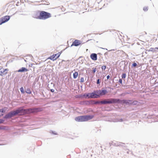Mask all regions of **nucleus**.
I'll return each instance as SVG.
<instances>
[{
    "mask_svg": "<svg viewBox=\"0 0 158 158\" xmlns=\"http://www.w3.org/2000/svg\"><path fill=\"white\" fill-rule=\"evenodd\" d=\"M2 129V128L1 127H0V129Z\"/></svg>",
    "mask_w": 158,
    "mask_h": 158,
    "instance_id": "a18cd8bd",
    "label": "nucleus"
},
{
    "mask_svg": "<svg viewBox=\"0 0 158 158\" xmlns=\"http://www.w3.org/2000/svg\"><path fill=\"white\" fill-rule=\"evenodd\" d=\"M28 70L25 67H22L21 69H19L18 70L19 72H27Z\"/></svg>",
    "mask_w": 158,
    "mask_h": 158,
    "instance_id": "ddd939ff",
    "label": "nucleus"
},
{
    "mask_svg": "<svg viewBox=\"0 0 158 158\" xmlns=\"http://www.w3.org/2000/svg\"><path fill=\"white\" fill-rule=\"evenodd\" d=\"M81 82H84V78L82 77L81 79Z\"/></svg>",
    "mask_w": 158,
    "mask_h": 158,
    "instance_id": "c9c22d12",
    "label": "nucleus"
},
{
    "mask_svg": "<svg viewBox=\"0 0 158 158\" xmlns=\"http://www.w3.org/2000/svg\"><path fill=\"white\" fill-rule=\"evenodd\" d=\"M78 73L77 72H75L73 74V77L74 79H76L77 77Z\"/></svg>",
    "mask_w": 158,
    "mask_h": 158,
    "instance_id": "a211bd4d",
    "label": "nucleus"
},
{
    "mask_svg": "<svg viewBox=\"0 0 158 158\" xmlns=\"http://www.w3.org/2000/svg\"><path fill=\"white\" fill-rule=\"evenodd\" d=\"M155 49H156L155 48H150L149 51L154 52L156 51Z\"/></svg>",
    "mask_w": 158,
    "mask_h": 158,
    "instance_id": "b1692460",
    "label": "nucleus"
},
{
    "mask_svg": "<svg viewBox=\"0 0 158 158\" xmlns=\"http://www.w3.org/2000/svg\"><path fill=\"white\" fill-rule=\"evenodd\" d=\"M106 66L105 65H103L101 67V68L102 69V71H105V69H106Z\"/></svg>",
    "mask_w": 158,
    "mask_h": 158,
    "instance_id": "393cba45",
    "label": "nucleus"
},
{
    "mask_svg": "<svg viewBox=\"0 0 158 158\" xmlns=\"http://www.w3.org/2000/svg\"><path fill=\"white\" fill-rule=\"evenodd\" d=\"M107 54V52H106L105 53V54L106 55V54Z\"/></svg>",
    "mask_w": 158,
    "mask_h": 158,
    "instance_id": "79ce46f5",
    "label": "nucleus"
},
{
    "mask_svg": "<svg viewBox=\"0 0 158 158\" xmlns=\"http://www.w3.org/2000/svg\"><path fill=\"white\" fill-rule=\"evenodd\" d=\"M62 61H65L64 60H63Z\"/></svg>",
    "mask_w": 158,
    "mask_h": 158,
    "instance_id": "49530a36",
    "label": "nucleus"
},
{
    "mask_svg": "<svg viewBox=\"0 0 158 158\" xmlns=\"http://www.w3.org/2000/svg\"><path fill=\"white\" fill-rule=\"evenodd\" d=\"M60 52H58L56 54H54L53 55L51 56L50 57L49 59L52 60L54 61L58 58L60 56Z\"/></svg>",
    "mask_w": 158,
    "mask_h": 158,
    "instance_id": "423d86ee",
    "label": "nucleus"
},
{
    "mask_svg": "<svg viewBox=\"0 0 158 158\" xmlns=\"http://www.w3.org/2000/svg\"><path fill=\"white\" fill-rule=\"evenodd\" d=\"M97 70V69L96 68H95L94 69V70H93V72L94 73Z\"/></svg>",
    "mask_w": 158,
    "mask_h": 158,
    "instance_id": "e433bc0d",
    "label": "nucleus"
},
{
    "mask_svg": "<svg viewBox=\"0 0 158 158\" xmlns=\"http://www.w3.org/2000/svg\"><path fill=\"white\" fill-rule=\"evenodd\" d=\"M124 120V119H122V118H120V119H117V121H116L117 122H122Z\"/></svg>",
    "mask_w": 158,
    "mask_h": 158,
    "instance_id": "cd10ccee",
    "label": "nucleus"
},
{
    "mask_svg": "<svg viewBox=\"0 0 158 158\" xmlns=\"http://www.w3.org/2000/svg\"><path fill=\"white\" fill-rule=\"evenodd\" d=\"M4 120L2 119H0V124L3 123L4 122Z\"/></svg>",
    "mask_w": 158,
    "mask_h": 158,
    "instance_id": "c756f323",
    "label": "nucleus"
},
{
    "mask_svg": "<svg viewBox=\"0 0 158 158\" xmlns=\"http://www.w3.org/2000/svg\"><path fill=\"white\" fill-rule=\"evenodd\" d=\"M90 103L92 104H95V101L94 100H90Z\"/></svg>",
    "mask_w": 158,
    "mask_h": 158,
    "instance_id": "bb28decb",
    "label": "nucleus"
},
{
    "mask_svg": "<svg viewBox=\"0 0 158 158\" xmlns=\"http://www.w3.org/2000/svg\"><path fill=\"white\" fill-rule=\"evenodd\" d=\"M102 48V49H103V48ZM104 49H106V50H107V49H106H106H105V48H104Z\"/></svg>",
    "mask_w": 158,
    "mask_h": 158,
    "instance_id": "37998d69",
    "label": "nucleus"
},
{
    "mask_svg": "<svg viewBox=\"0 0 158 158\" xmlns=\"http://www.w3.org/2000/svg\"><path fill=\"white\" fill-rule=\"evenodd\" d=\"M111 144L113 146H123L124 144V143L115 141H112Z\"/></svg>",
    "mask_w": 158,
    "mask_h": 158,
    "instance_id": "0eeeda50",
    "label": "nucleus"
},
{
    "mask_svg": "<svg viewBox=\"0 0 158 158\" xmlns=\"http://www.w3.org/2000/svg\"><path fill=\"white\" fill-rule=\"evenodd\" d=\"M25 90V92L28 94H31V89L30 88H26V87L24 88Z\"/></svg>",
    "mask_w": 158,
    "mask_h": 158,
    "instance_id": "2eb2a0df",
    "label": "nucleus"
},
{
    "mask_svg": "<svg viewBox=\"0 0 158 158\" xmlns=\"http://www.w3.org/2000/svg\"><path fill=\"white\" fill-rule=\"evenodd\" d=\"M107 102H108V104L117 103L120 102V99H116L114 98L106 99Z\"/></svg>",
    "mask_w": 158,
    "mask_h": 158,
    "instance_id": "20e7f679",
    "label": "nucleus"
},
{
    "mask_svg": "<svg viewBox=\"0 0 158 158\" xmlns=\"http://www.w3.org/2000/svg\"><path fill=\"white\" fill-rule=\"evenodd\" d=\"M93 115H84L78 116L75 118V120L77 122H84L92 119Z\"/></svg>",
    "mask_w": 158,
    "mask_h": 158,
    "instance_id": "f03ea898",
    "label": "nucleus"
},
{
    "mask_svg": "<svg viewBox=\"0 0 158 158\" xmlns=\"http://www.w3.org/2000/svg\"><path fill=\"white\" fill-rule=\"evenodd\" d=\"M110 76L109 75H108L107 76L106 78L107 79H109L110 78Z\"/></svg>",
    "mask_w": 158,
    "mask_h": 158,
    "instance_id": "ea45409f",
    "label": "nucleus"
},
{
    "mask_svg": "<svg viewBox=\"0 0 158 158\" xmlns=\"http://www.w3.org/2000/svg\"><path fill=\"white\" fill-rule=\"evenodd\" d=\"M10 16L8 15L2 17L0 20V25L7 22L10 19Z\"/></svg>",
    "mask_w": 158,
    "mask_h": 158,
    "instance_id": "39448f33",
    "label": "nucleus"
},
{
    "mask_svg": "<svg viewBox=\"0 0 158 158\" xmlns=\"http://www.w3.org/2000/svg\"><path fill=\"white\" fill-rule=\"evenodd\" d=\"M3 115V114H2V115Z\"/></svg>",
    "mask_w": 158,
    "mask_h": 158,
    "instance_id": "de8ad7c7",
    "label": "nucleus"
},
{
    "mask_svg": "<svg viewBox=\"0 0 158 158\" xmlns=\"http://www.w3.org/2000/svg\"><path fill=\"white\" fill-rule=\"evenodd\" d=\"M20 90L22 94H23L25 93V91H24V88L23 87H21V88H20Z\"/></svg>",
    "mask_w": 158,
    "mask_h": 158,
    "instance_id": "412c9836",
    "label": "nucleus"
},
{
    "mask_svg": "<svg viewBox=\"0 0 158 158\" xmlns=\"http://www.w3.org/2000/svg\"><path fill=\"white\" fill-rule=\"evenodd\" d=\"M143 10L144 11H147L148 10V7H144L143 8Z\"/></svg>",
    "mask_w": 158,
    "mask_h": 158,
    "instance_id": "7c9ffc66",
    "label": "nucleus"
},
{
    "mask_svg": "<svg viewBox=\"0 0 158 158\" xmlns=\"http://www.w3.org/2000/svg\"><path fill=\"white\" fill-rule=\"evenodd\" d=\"M84 104L86 105H88L90 104V101H85L84 102Z\"/></svg>",
    "mask_w": 158,
    "mask_h": 158,
    "instance_id": "5701e85b",
    "label": "nucleus"
},
{
    "mask_svg": "<svg viewBox=\"0 0 158 158\" xmlns=\"http://www.w3.org/2000/svg\"><path fill=\"white\" fill-rule=\"evenodd\" d=\"M99 97V95L96 94H95L94 91L92 93H90V98H97Z\"/></svg>",
    "mask_w": 158,
    "mask_h": 158,
    "instance_id": "1a4fd4ad",
    "label": "nucleus"
},
{
    "mask_svg": "<svg viewBox=\"0 0 158 158\" xmlns=\"http://www.w3.org/2000/svg\"><path fill=\"white\" fill-rule=\"evenodd\" d=\"M5 111H4L3 110V109H0V112H1L2 113H3L5 112Z\"/></svg>",
    "mask_w": 158,
    "mask_h": 158,
    "instance_id": "72a5a7b5",
    "label": "nucleus"
},
{
    "mask_svg": "<svg viewBox=\"0 0 158 158\" xmlns=\"http://www.w3.org/2000/svg\"><path fill=\"white\" fill-rule=\"evenodd\" d=\"M50 91L52 92H54V89H50Z\"/></svg>",
    "mask_w": 158,
    "mask_h": 158,
    "instance_id": "4c0bfd02",
    "label": "nucleus"
},
{
    "mask_svg": "<svg viewBox=\"0 0 158 158\" xmlns=\"http://www.w3.org/2000/svg\"><path fill=\"white\" fill-rule=\"evenodd\" d=\"M91 58L94 60H96L97 59V54L96 53H92L90 55Z\"/></svg>",
    "mask_w": 158,
    "mask_h": 158,
    "instance_id": "f8f14e48",
    "label": "nucleus"
},
{
    "mask_svg": "<svg viewBox=\"0 0 158 158\" xmlns=\"http://www.w3.org/2000/svg\"><path fill=\"white\" fill-rule=\"evenodd\" d=\"M138 102L137 101H132L131 100V105H136L137 104Z\"/></svg>",
    "mask_w": 158,
    "mask_h": 158,
    "instance_id": "6ab92c4d",
    "label": "nucleus"
},
{
    "mask_svg": "<svg viewBox=\"0 0 158 158\" xmlns=\"http://www.w3.org/2000/svg\"><path fill=\"white\" fill-rule=\"evenodd\" d=\"M100 83V80L99 79H98L97 81V84H99Z\"/></svg>",
    "mask_w": 158,
    "mask_h": 158,
    "instance_id": "473e14b6",
    "label": "nucleus"
},
{
    "mask_svg": "<svg viewBox=\"0 0 158 158\" xmlns=\"http://www.w3.org/2000/svg\"><path fill=\"white\" fill-rule=\"evenodd\" d=\"M120 102L118 103H125L127 105H131V100H123L120 99Z\"/></svg>",
    "mask_w": 158,
    "mask_h": 158,
    "instance_id": "6e6552de",
    "label": "nucleus"
},
{
    "mask_svg": "<svg viewBox=\"0 0 158 158\" xmlns=\"http://www.w3.org/2000/svg\"><path fill=\"white\" fill-rule=\"evenodd\" d=\"M101 101H95V104H101Z\"/></svg>",
    "mask_w": 158,
    "mask_h": 158,
    "instance_id": "a878e982",
    "label": "nucleus"
},
{
    "mask_svg": "<svg viewBox=\"0 0 158 158\" xmlns=\"http://www.w3.org/2000/svg\"><path fill=\"white\" fill-rule=\"evenodd\" d=\"M81 43V41L75 40L72 43V46L74 45L75 46H77L80 45Z\"/></svg>",
    "mask_w": 158,
    "mask_h": 158,
    "instance_id": "9d476101",
    "label": "nucleus"
},
{
    "mask_svg": "<svg viewBox=\"0 0 158 158\" xmlns=\"http://www.w3.org/2000/svg\"><path fill=\"white\" fill-rule=\"evenodd\" d=\"M156 49H158V47L157 48H155Z\"/></svg>",
    "mask_w": 158,
    "mask_h": 158,
    "instance_id": "c03bdc74",
    "label": "nucleus"
},
{
    "mask_svg": "<svg viewBox=\"0 0 158 158\" xmlns=\"http://www.w3.org/2000/svg\"><path fill=\"white\" fill-rule=\"evenodd\" d=\"M7 69L2 68L0 69V75L2 76L3 75L6 74L7 73Z\"/></svg>",
    "mask_w": 158,
    "mask_h": 158,
    "instance_id": "9b49d317",
    "label": "nucleus"
},
{
    "mask_svg": "<svg viewBox=\"0 0 158 158\" xmlns=\"http://www.w3.org/2000/svg\"><path fill=\"white\" fill-rule=\"evenodd\" d=\"M82 57V56H80L78 58V60H79V63L81 64H83L84 61V60L81 58Z\"/></svg>",
    "mask_w": 158,
    "mask_h": 158,
    "instance_id": "dca6fc26",
    "label": "nucleus"
},
{
    "mask_svg": "<svg viewBox=\"0 0 158 158\" xmlns=\"http://www.w3.org/2000/svg\"><path fill=\"white\" fill-rule=\"evenodd\" d=\"M41 110L40 108H28L23 109L22 108H19L15 110L11 111L6 114L3 117L5 119H9L17 115H22L25 114H29L40 112Z\"/></svg>",
    "mask_w": 158,
    "mask_h": 158,
    "instance_id": "f257e3e1",
    "label": "nucleus"
},
{
    "mask_svg": "<svg viewBox=\"0 0 158 158\" xmlns=\"http://www.w3.org/2000/svg\"><path fill=\"white\" fill-rule=\"evenodd\" d=\"M101 102L102 104H108V102H107L106 99H105L103 100Z\"/></svg>",
    "mask_w": 158,
    "mask_h": 158,
    "instance_id": "f3484780",
    "label": "nucleus"
},
{
    "mask_svg": "<svg viewBox=\"0 0 158 158\" xmlns=\"http://www.w3.org/2000/svg\"><path fill=\"white\" fill-rule=\"evenodd\" d=\"M51 16V14L50 13L45 11H41L40 12L39 15L37 18L40 19L45 20Z\"/></svg>",
    "mask_w": 158,
    "mask_h": 158,
    "instance_id": "7ed1b4c3",
    "label": "nucleus"
},
{
    "mask_svg": "<svg viewBox=\"0 0 158 158\" xmlns=\"http://www.w3.org/2000/svg\"><path fill=\"white\" fill-rule=\"evenodd\" d=\"M118 82L120 84H122V80L121 79H120L119 80Z\"/></svg>",
    "mask_w": 158,
    "mask_h": 158,
    "instance_id": "f704fd0d",
    "label": "nucleus"
},
{
    "mask_svg": "<svg viewBox=\"0 0 158 158\" xmlns=\"http://www.w3.org/2000/svg\"><path fill=\"white\" fill-rule=\"evenodd\" d=\"M137 64L135 63H134L132 64V66L135 67H136L137 66Z\"/></svg>",
    "mask_w": 158,
    "mask_h": 158,
    "instance_id": "2f4dec72",
    "label": "nucleus"
},
{
    "mask_svg": "<svg viewBox=\"0 0 158 158\" xmlns=\"http://www.w3.org/2000/svg\"><path fill=\"white\" fill-rule=\"evenodd\" d=\"M94 92L95 93V94H98V95H99V97H100V90L94 91Z\"/></svg>",
    "mask_w": 158,
    "mask_h": 158,
    "instance_id": "4be33fe9",
    "label": "nucleus"
},
{
    "mask_svg": "<svg viewBox=\"0 0 158 158\" xmlns=\"http://www.w3.org/2000/svg\"><path fill=\"white\" fill-rule=\"evenodd\" d=\"M107 93V91L106 90L102 89L100 90V95L102 96L106 94Z\"/></svg>",
    "mask_w": 158,
    "mask_h": 158,
    "instance_id": "4468645a",
    "label": "nucleus"
},
{
    "mask_svg": "<svg viewBox=\"0 0 158 158\" xmlns=\"http://www.w3.org/2000/svg\"><path fill=\"white\" fill-rule=\"evenodd\" d=\"M126 75L125 73H123L122 76V78H126Z\"/></svg>",
    "mask_w": 158,
    "mask_h": 158,
    "instance_id": "c85d7f7f",
    "label": "nucleus"
},
{
    "mask_svg": "<svg viewBox=\"0 0 158 158\" xmlns=\"http://www.w3.org/2000/svg\"><path fill=\"white\" fill-rule=\"evenodd\" d=\"M111 143H112V142H111V143H109L110 146H111L112 145V144Z\"/></svg>",
    "mask_w": 158,
    "mask_h": 158,
    "instance_id": "a19ab883",
    "label": "nucleus"
},
{
    "mask_svg": "<svg viewBox=\"0 0 158 158\" xmlns=\"http://www.w3.org/2000/svg\"><path fill=\"white\" fill-rule=\"evenodd\" d=\"M52 134H54V135H56L57 134L56 133H55V132L53 131H52Z\"/></svg>",
    "mask_w": 158,
    "mask_h": 158,
    "instance_id": "58836bf2",
    "label": "nucleus"
},
{
    "mask_svg": "<svg viewBox=\"0 0 158 158\" xmlns=\"http://www.w3.org/2000/svg\"><path fill=\"white\" fill-rule=\"evenodd\" d=\"M90 93H87L86 94H84L83 95V96L85 97V98H86L87 97H88L89 98H90Z\"/></svg>",
    "mask_w": 158,
    "mask_h": 158,
    "instance_id": "aec40b11",
    "label": "nucleus"
}]
</instances>
